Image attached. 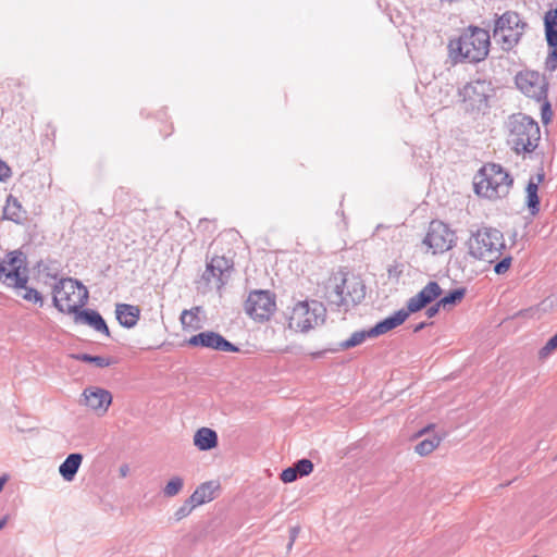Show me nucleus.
<instances>
[{
  "label": "nucleus",
  "mask_w": 557,
  "mask_h": 557,
  "mask_svg": "<svg viewBox=\"0 0 557 557\" xmlns=\"http://www.w3.org/2000/svg\"><path fill=\"white\" fill-rule=\"evenodd\" d=\"M442 295V288L436 282H429L417 295L407 302V310H399L393 315L380 321L369 330L356 331L342 343V348H351L362 344L366 338L377 337L400 325L410 312H417Z\"/></svg>",
  "instance_id": "obj_1"
},
{
  "label": "nucleus",
  "mask_w": 557,
  "mask_h": 557,
  "mask_svg": "<svg viewBox=\"0 0 557 557\" xmlns=\"http://www.w3.org/2000/svg\"><path fill=\"white\" fill-rule=\"evenodd\" d=\"M490 45L491 38L487 30L470 26L457 38L449 40L448 57L453 64L478 63L487 57Z\"/></svg>",
  "instance_id": "obj_2"
},
{
  "label": "nucleus",
  "mask_w": 557,
  "mask_h": 557,
  "mask_svg": "<svg viewBox=\"0 0 557 557\" xmlns=\"http://www.w3.org/2000/svg\"><path fill=\"white\" fill-rule=\"evenodd\" d=\"M0 281L9 287H14L17 295L27 301L39 302L42 306V297L37 289L26 286L28 281L25 267V257L21 251H12L0 264Z\"/></svg>",
  "instance_id": "obj_3"
},
{
  "label": "nucleus",
  "mask_w": 557,
  "mask_h": 557,
  "mask_svg": "<svg viewBox=\"0 0 557 557\" xmlns=\"http://www.w3.org/2000/svg\"><path fill=\"white\" fill-rule=\"evenodd\" d=\"M510 174L499 164H485L474 178V190L479 196L496 200L506 197L512 186Z\"/></svg>",
  "instance_id": "obj_4"
},
{
  "label": "nucleus",
  "mask_w": 557,
  "mask_h": 557,
  "mask_svg": "<svg viewBox=\"0 0 557 557\" xmlns=\"http://www.w3.org/2000/svg\"><path fill=\"white\" fill-rule=\"evenodd\" d=\"M366 296V287L356 275L337 274L330 278L326 298L337 307H349L359 304Z\"/></svg>",
  "instance_id": "obj_5"
},
{
  "label": "nucleus",
  "mask_w": 557,
  "mask_h": 557,
  "mask_svg": "<svg viewBox=\"0 0 557 557\" xmlns=\"http://www.w3.org/2000/svg\"><path fill=\"white\" fill-rule=\"evenodd\" d=\"M508 143L519 153H530L539 146L541 138L536 121L523 114L512 115L509 120Z\"/></svg>",
  "instance_id": "obj_6"
},
{
  "label": "nucleus",
  "mask_w": 557,
  "mask_h": 557,
  "mask_svg": "<svg viewBox=\"0 0 557 557\" xmlns=\"http://www.w3.org/2000/svg\"><path fill=\"white\" fill-rule=\"evenodd\" d=\"M505 247L503 233L494 227H481L473 232L468 240L470 256L490 263L500 257Z\"/></svg>",
  "instance_id": "obj_7"
},
{
  "label": "nucleus",
  "mask_w": 557,
  "mask_h": 557,
  "mask_svg": "<svg viewBox=\"0 0 557 557\" xmlns=\"http://www.w3.org/2000/svg\"><path fill=\"white\" fill-rule=\"evenodd\" d=\"M87 299V288L76 280L61 278L53 286V305L63 313L77 314Z\"/></svg>",
  "instance_id": "obj_8"
},
{
  "label": "nucleus",
  "mask_w": 557,
  "mask_h": 557,
  "mask_svg": "<svg viewBox=\"0 0 557 557\" xmlns=\"http://www.w3.org/2000/svg\"><path fill=\"white\" fill-rule=\"evenodd\" d=\"M326 310L324 306L315 300L298 301L289 317V327L298 332H308L322 324Z\"/></svg>",
  "instance_id": "obj_9"
},
{
  "label": "nucleus",
  "mask_w": 557,
  "mask_h": 557,
  "mask_svg": "<svg viewBox=\"0 0 557 557\" xmlns=\"http://www.w3.org/2000/svg\"><path fill=\"white\" fill-rule=\"evenodd\" d=\"M456 236L449 227L441 221H432L429 226L426 236L423 239V244L428 246L432 253H443L449 250Z\"/></svg>",
  "instance_id": "obj_10"
},
{
  "label": "nucleus",
  "mask_w": 557,
  "mask_h": 557,
  "mask_svg": "<svg viewBox=\"0 0 557 557\" xmlns=\"http://www.w3.org/2000/svg\"><path fill=\"white\" fill-rule=\"evenodd\" d=\"M245 309L252 319L268 320L275 310V300L269 292H251L246 300Z\"/></svg>",
  "instance_id": "obj_11"
},
{
  "label": "nucleus",
  "mask_w": 557,
  "mask_h": 557,
  "mask_svg": "<svg viewBox=\"0 0 557 557\" xmlns=\"http://www.w3.org/2000/svg\"><path fill=\"white\" fill-rule=\"evenodd\" d=\"M492 84L483 78L468 82L459 89V96L468 102L472 109L480 110L486 106L487 98L492 92Z\"/></svg>",
  "instance_id": "obj_12"
},
{
  "label": "nucleus",
  "mask_w": 557,
  "mask_h": 557,
  "mask_svg": "<svg viewBox=\"0 0 557 557\" xmlns=\"http://www.w3.org/2000/svg\"><path fill=\"white\" fill-rule=\"evenodd\" d=\"M233 264L223 256L213 257L208 262L202 280L208 284L221 289L231 276Z\"/></svg>",
  "instance_id": "obj_13"
},
{
  "label": "nucleus",
  "mask_w": 557,
  "mask_h": 557,
  "mask_svg": "<svg viewBox=\"0 0 557 557\" xmlns=\"http://www.w3.org/2000/svg\"><path fill=\"white\" fill-rule=\"evenodd\" d=\"M435 429V423H429L421 428L411 436V440H418L425 435H429L416 444L413 450L418 456L428 457L441 446L446 434L436 433Z\"/></svg>",
  "instance_id": "obj_14"
},
{
  "label": "nucleus",
  "mask_w": 557,
  "mask_h": 557,
  "mask_svg": "<svg viewBox=\"0 0 557 557\" xmlns=\"http://www.w3.org/2000/svg\"><path fill=\"white\" fill-rule=\"evenodd\" d=\"M83 396L85 405L98 416H103L112 403L111 393L97 386L86 388Z\"/></svg>",
  "instance_id": "obj_15"
},
{
  "label": "nucleus",
  "mask_w": 557,
  "mask_h": 557,
  "mask_svg": "<svg viewBox=\"0 0 557 557\" xmlns=\"http://www.w3.org/2000/svg\"><path fill=\"white\" fill-rule=\"evenodd\" d=\"M516 85L528 97L541 98L544 94V78L537 72H520Z\"/></svg>",
  "instance_id": "obj_16"
},
{
  "label": "nucleus",
  "mask_w": 557,
  "mask_h": 557,
  "mask_svg": "<svg viewBox=\"0 0 557 557\" xmlns=\"http://www.w3.org/2000/svg\"><path fill=\"white\" fill-rule=\"evenodd\" d=\"M220 487L219 481H208L200 484L188 498V504H191V508H196L213 500Z\"/></svg>",
  "instance_id": "obj_17"
},
{
  "label": "nucleus",
  "mask_w": 557,
  "mask_h": 557,
  "mask_svg": "<svg viewBox=\"0 0 557 557\" xmlns=\"http://www.w3.org/2000/svg\"><path fill=\"white\" fill-rule=\"evenodd\" d=\"M187 343L193 346H202L206 348H237L235 345L224 339L214 332H202L191 336Z\"/></svg>",
  "instance_id": "obj_18"
},
{
  "label": "nucleus",
  "mask_w": 557,
  "mask_h": 557,
  "mask_svg": "<svg viewBox=\"0 0 557 557\" xmlns=\"http://www.w3.org/2000/svg\"><path fill=\"white\" fill-rule=\"evenodd\" d=\"M545 174L543 170H540L535 175L531 176L527 188V207L532 215H535L540 211V198H539V185L544 181Z\"/></svg>",
  "instance_id": "obj_19"
},
{
  "label": "nucleus",
  "mask_w": 557,
  "mask_h": 557,
  "mask_svg": "<svg viewBox=\"0 0 557 557\" xmlns=\"http://www.w3.org/2000/svg\"><path fill=\"white\" fill-rule=\"evenodd\" d=\"M523 29V27L495 26L494 38L503 44V49L509 50L519 41Z\"/></svg>",
  "instance_id": "obj_20"
},
{
  "label": "nucleus",
  "mask_w": 557,
  "mask_h": 557,
  "mask_svg": "<svg viewBox=\"0 0 557 557\" xmlns=\"http://www.w3.org/2000/svg\"><path fill=\"white\" fill-rule=\"evenodd\" d=\"M193 443L202 451L214 449L219 444L218 434L214 430L202 426L195 432Z\"/></svg>",
  "instance_id": "obj_21"
},
{
  "label": "nucleus",
  "mask_w": 557,
  "mask_h": 557,
  "mask_svg": "<svg viewBox=\"0 0 557 557\" xmlns=\"http://www.w3.org/2000/svg\"><path fill=\"white\" fill-rule=\"evenodd\" d=\"M76 321L89 325L95 331L109 335V329L102 317L95 310H82L76 314Z\"/></svg>",
  "instance_id": "obj_22"
},
{
  "label": "nucleus",
  "mask_w": 557,
  "mask_h": 557,
  "mask_svg": "<svg viewBox=\"0 0 557 557\" xmlns=\"http://www.w3.org/2000/svg\"><path fill=\"white\" fill-rule=\"evenodd\" d=\"M73 359L88 363L92 368H108L120 362L115 356H92L90 354L79 352L71 355Z\"/></svg>",
  "instance_id": "obj_23"
},
{
  "label": "nucleus",
  "mask_w": 557,
  "mask_h": 557,
  "mask_svg": "<svg viewBox=\"0 0 557 557\" xmlns=\"http://www.w3.org/2000/svg\"><path fill=\"white\" fill-rule=\"evenodd\" d=\"M139 309L136 306L121 304L116 306L115 314L121 325L126 327L134 326L139 318Z\"/></svg>",
  "instance_id": "obj_24"
},
{
  "label": "nucleus",
  "mask_w": 557,
  "mask_h": 557,
  "mask_svg": "<svg viewBox=\"0 0 557 557\" xmlns=\"http://www.w3.org/2000/svg\"><path fill=\"white\" fill-rule=\"evenodd\" d=\"M83 456L81 454H71L59 467V472L65 481H72L81 467Z\"/></svg>",
  "instance_id": "obj_25"
},
{
  "label": "nucleus",
  "mask_w": 557,
  "mask_h": 557,
  "mask_svg": "<svg viewBox=\"0 0 557 557\" xmlns=\"http://www.w3.org/2000/svg\"><path fill=\"white\" fill-rule=\"evenodd\" d=\"M3 218L15 223H21L25 219V211L16 198L10 195L3 209Z\"/></svg>",
  "instance_id": "obj_26"
},
{
  "label": "nucleus",
  "mask_w": 557,
  "mask_h": 557,
  "mask_svg": "<svg viewBox=\"0 0 557 557\" xmlns=\"http://www.w3.org/2000/svg\"><path fill=\"white\" fill-rule=\"evenodd\" d=\"M544 24L548 46L557 48V18L549 14H545Z\"/></svg>",
  "instance_id": "obj_27"
},
{
  "label": "nucleus",
  "mask_w": 557,
  "mask_h": 557,
  "mask_svg": "<svg viewBox=\"0 0 557 557\" xmlns=\"http://www.w3.org/2000/svg\"><path fill=\"white\" fill-rule=\"evenodd\" d=\"M200 308L196 307L190 310H184L181 314V322L185 327L197 329L199 327L198 313Z\"/></svg>",
  "instance_id": "obj_28"
},
{
  "label": "nucleus",
  "mask_w": 557,
  "mask_h": 557,
  "mask_svg": "<svg viewBox=\"0 0 557 557\" xmlns=\"http://www.w3.org/2000/svg\"><path fill=\"white\" fill-rule=\"evenodd\" d=\"M495 26H502V27H523L524 25L521 24L520 17L515 12H506L504 13L497 21Z\"/></svg>",
  "instance_id": "obj_29"
},
{
  "label": "nucleus",
  "mask_w": 557,
  "mask_h": 557,
  "mask_svg": "<svg viewBox=\"0 0 557 557\" xmlns=\"http://www.w3.org/2000/svg\"><path fill=\"white\" fill-rule=\"evenodd\" d=\"M463 296H465L463 289H455V290L450 292L448 295L441 298L438 301H440V305L442 306V308L446 309L447 307L454 306L457 302H459L463 298Z\"/></svg>",
  "instance_id": "obj_30"
},
{
  "label": "nucleus",
  "mask_w": 557,
  "mask_h": 557,
  "mask_svg": "<svg viewBox=\"0 0 557 557\" xmlns=\"http://www.w3.org/2000/svg\"><path fill=\"white\" fill-rule=\"evenodd\" d=\"M182 487L183 480L178 476H174L166 483L163 492L166 496L172 497L178 494Z\"/></svg>",
  "instance_id": "obj_31"
},
{
  "label": "nucleus",
  "mask_w": 557,
  "mask_h": 557,
  "mask_svg": "<svg viewBox=\"0 0 557 557\" xmlns=\"http://www.w3.org/2000/svg\"><path fill=\"white\" fill-rule=\"evenodd\" d=\"M294 466L299 476L309 475L313 471V463L309 459H301Z\"/></svg>",
  "instance_id": "obj_32"
},
{
  "label": "nucleus",
  "mask_w": 557,
  "mask_h": 557,
  "mask_svg": "<svg viewBox=\"0 0 557 557\" xmlns=\"http://www.w3.org/2000/svg\"><path fill=\"white\" fill-rule=\"evenodd\" d=\"M404 264L400 262H393L387 268V275L389 280L397 281L404 272Z\"/></svg>",
  "instance_id": "obj_33"
},
{
  "label": "nucleus",
  "mask_w": 557,
  "mask_h": 557,
  "mask_svg": "<svg viewBox=\"0 0 557 557\" xmlns=\"http://www.w3.org/2000/svg\"><path fill=\"white\" fill-rule=\"evenodd\" d=\"M297 478H298V474H297L295 466L284 469L280 475V479L284 483H292V482L296 481Z\"/></svg>",
  "instance_id": "obj_34"
},
{
  "label": "nucleus",
  "mask_w": 557,
  "mask_h": 557,
  "mask_svg": "<svg viewBox=\"0 0 557 557\" xmlns=\"http://www.w3.org/2000/svg\"><path fill=\"white\" fill-rule=\"evenodd\" d=\"M511 265V257H506L495 264L494 271L496 274H505Z\"/></svg>",
  "instance_id": "obj_35"
},
{
  "label": "nucleus",
  "mask_w": 557,
  "mask_h": 557,
  "mask_svg": "<svg viewBox=\"0 0 557 557\" xmlns=\"http://www.w3.org/2000/svg\"><path fill=\"white\" fill-rule=\"evenodd\" d=\"M545 65L549 71H555L557 69V48H552V51L546 59Z\"/></svg>",
  "instance_id": "obj_36"
},
{
  "label": "nucleus",
  "mask_w": 557,
  "mask_h": 557,
  "mask_svg": "<svg viewBox=\"0 0 557 557\" xmlns=\"http://www.w3.org/2000/svg\"><path fill=\"white\" fill-rule=\"evenodd\" d=\"M193 509H194V508H191V504H188V503H187L186 505L182 506V507L176 511V513H175L176 519H177V520H181V519L185 518L186 516H188V515L191 512V510H193Z\"/></svg>",
  "instance_id": "obj_37"
},
{
  "label": "nucleus",
  "mask_w": 557,
  "mask_h": 557,
  "mask_svg": "<svg viewBox=\"0 0 557 557\" xmlns=\"http://www.w3.org/2000/svg\"><path fill=\"white\" fill-rule=\"evenodd\" d=\"M11 175V169L7 165L5 162L0 160V181H4L9 178Z\"/></svg>",
  "instance_id": "obj_38"
},
{
  "label": "nucleus",
  "mask_w": 557,
  "mask_h": 557,
  "mask_svg": "<svg viewBox=\"0 0 557 557\" xmlns=\"http://www.w3.org/2000/svg\"><path fill=\"white\" fill-rule=\"evenodd\" d=\"M440 308H442V306L440 305V301H437L435 305L426 309V315L429 318H433L435 314H437Z\"/></svg>",
  "instance_id": "obj_39"
},
{
  "label": "nucleus",
  "mask_w": 557,
  "mask_h": 557,
  "mask_svg": "<svg viewBox=\"0 0 557 557\" xmlns=\"http://www.w3.org/2000/svg\"><path fill=\"white\" fill-rule=\"evenodd\" d=\"M543 348H557V333L546 342Z\"/></svg>",
  "instance_id": "obj_40"
},
{
  "label": "nucleus",
  "mask_w": 557,
  "mask_h": 557,
  "mask_svg": "<svg viewBox=\"0 0 557 557\" xmlns=\"http://www.w3.org/2000/svg\"><path fill=\"white\" fill-rule=\"evenodd\" d=\"M322 350H315V351H312L308 355L309 359L310 360H315V359H319L322 357Z\"/></svg>",
  "instance_id": "obj_41"
},
{
  "label": "nucleus",
  "mask_w": 557,
  "mask_h": 557,
  "mask_svg": "<svg viewBox=\"0 0 557 557\" xmlns=\"http://www.w3.org/2000/svg\"><path fill=\"white\" fill-rule=\"evenodd\" d=\"M549 351H550V350H541V351H540V355H539V359H540L541 361L545 360V359L547 358V356H548Z\"/></svg>",
  "instance_id": "obj_42"
},
{
  "label": "nucleus",
  "mask_w": 557,
  "mask_h": 557,
  "mask_svg": "<svg viewBox=\"0 0 557 557\" xmlns=\"http://www.w3.org/2000/svg\"><path fill=\"white\" fill-rule=\"evenodd\" d=\"M7 523V517L0 520V530Z\"/></svg>",
  "instance_id": "obj_43"
},
{
  "label": "nucleus",
  "mask_w": 557,
  "mask_h": 557,
  "mask_svg": "<svg viewBox=\"0 0 557 557\" xmlns=\"http://www.w3.org/2000/svg\"><path fill=\"white\" fill-rule=\"evenodd\" d=\"M4 485V479H0V491L3 488Z\"/></svg>",
  "instance_id": "obj_44"
},
{
  "label": "nucleus",
  "mask_w": 557,
  "mask_h": 557,
  "mask_svg": "<svg viewBox=\"0 0 557 557\" xmlns=\"http://www.w3.org/2000/svg\"><path fill=\"white\" fill-rule=\"evenodd\" d=\"M423 326H424V323H421V324H419V325L414 329V331H419V330H420V329H422Z\"/></svg>",
  "instance_id": "obj_45"
},
{
  "label": "nucleus",
  "mask_w": 557,
  "mask_h": 557,
  "mask_svg": "<svg viewBox=\"0 0 557 557\" xmlns=\"http://www.w3.org/2000/svg\"><path fill=\"white\" fill-rule=\"evenodd\" d=\"M556 460H557V455H556Z\"/></svg>",
  "instance_id": "obj_46"
}]
</instances>
